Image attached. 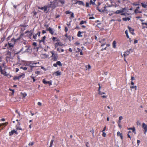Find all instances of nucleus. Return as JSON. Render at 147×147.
<instances>
[{
	"label": "nucleus",
	"mask_w": 147,
	"mask_h": 147,
	"mask_svg": "<svg viewBox=\"0 0 147 147\" xmlns=\"http://www.w3.org/2000/svg\"><path fill=\"white\" fill-rule=\"evenodd\" d=\"M49 5V7H51L53 9H54L57 6L60 5L62 6V5H59V2L57 0H54L53 2H51V4Z\"/></svg>",
	"instance_id": "1"
},
{
	"label": "nucleus",
	"mask_w": 147,
	"mask_h": 147,
	"mask_svg": "<svg viewBox=\"0 0 147 147\" xmlns=\"http://www.w3.org/2000/svg\"><path fill=\"white\" fill-rule=\"evenodd\" d=\"M39 64V62L32 61L30 62L29 65L31 69L32 70L33 67H38Z\"/></svg>",
	"instance_id": "2"
},
{
	"label": "nucleus",
	"mask_w": 147,
	"mask_h": 147,
	"mask_svg": "<svg viewBox=\"0 0 147 147\" xmlns=\"http://www.w3.org/2000/svg\"><path fill=\"white\" fill-rule=\"evenodd\" d=\"M50 52L52 54V55L51 57L52 60L53 61H57L58 58V54L56 53H55L53 51H51Z\"/></svg>",
	"instance_id": "3"
},
{
	"label": "nucleus",
	"mask_w": 147,
	"mask_h": 147,
	"mask_svg": "<svg viewBox=\"0 0 147 147\" xmlns=\"http://www.w3.org/2000/svg\"><path fill=\"white\" fill-rule=\"evenodd\" d=\"M106 5H105V6L103 7V9L102 8L101 9H99V8L98 7H96V9L99 12H105L106 13H108V11L106 9Z\"/></svg>",
	"instance_id": "4"
},
{
	"label": "nucleus",
	"mask_w": 147,
	"mask_h": 147,
	"mask_svg": "<svg viewBox=\"0 0 147 147\" xmlns=\"http://www.w3.org/2000/svg\"><path fill=\"white\" fill-rule=\"evenodd\" d=\"M23 35V34H21L20 35L19 37L17 39H15L14 38H12L11 40V42H13L12 43H13L14 44L15 42L18 40H19L22 37Z\"/></svg>",
	"instance_id": "5"
},
{
	"label": "nucleus",
	"mask_w": 147,
	"mask_h": 147,
	"mask_svg": "<svg viewBox=\"0 0 147 147\" xmlns=\"http://www.w3.org/2000/svg\"><path fill=\"white\" fill-rule=\"evenodd\" d=\"M48 7H48V6H45L43 7H39V6L38 7V9H40L41 10H43V11L44 12H46V13L47 12H46V11H47V9Z\"/></svg>",
	"instance_id": "6"
},
{
	"label": "nucleus",
	"mask_w": 147,
	"mask_h": 147,
	"mask_svg": "<svg viewBox=\"0 0 147 147\" xmlns=\"http://www.w3.org/2000/svg\"><path fill=\"white\" fill-rule=\"evenodd\" d=\"M47 31H48L52 35H54V30L53 28H52L51 27H49L48 28L46 29Z\"/></svg>",
	"instance_id": "7"
},
{
	"label": "nucleus",
	"mask_w": 147,
	"mask_h": 147,
	"mask_svg": "<svg viewBox=\"0 0 147 147\" xmlns=\"http://www.w3.org/2000/svg\"><path fill=\"white\" fill-rule=\"evenodd\" d=\"M78 4L79 5L84 6L85 4L84 3L81 1H76L75 3H73L72 4L75 5Z\"/></svg>",
	"instance_id": "8"
},
{
	"label": "nucleus",
	"mask_w": 147,
	"mask_h": 147,
	"mask_svg": "<svg viewBox=\"0 0 147 147\" xmlns=\"http://www.w3.org/2000/svg\"><path fill=\"white\" fill-rule=\"evenodd\" d=\"M46 38V37L45 36H44L42 38L41 40H38L39 43H41L42 42L43 44L44 45H45V40Z\"/></svg>",
	"instance_id": "9"
},
{
	"label": "nucleus",
	"mask_w": 147,
	"mask_h": 147,
	"mask_svg": "<svg viewBox=\"0 0 147 147\" xmlns=\"http://www.w3.org/2000/svg\"><path fill=\"white\" fill-rule=\"evenodd\" d=\"M23 76H24V74L22 73V74L17 76H15L13 78V79L14 80H19Z\"/></svg>",
	"instance_id": "10"
},
{
	"label": "nucleus",
	"mask_w": 147,
	"mask_h": 147,
	"mask_svg": "<svg viewBox=\"0 0 147 147\" xmlns=\"http://www.w3.org/2000/svg\"><path fill=\"white\" fill-rule=\"evenodd\" d=\"M42 82L43 84H49V86H51L52 84V81L50 80V81L47 82L45 79L43 80Z\"/></svg>",
	"instance_id": "11"
},
{
	"label": "nucleus",
	"mask_w": 147,
	"mask_h": 147,
	"mask_svg": "<svg viewBox=\"0 0 147 147\" xmlns=\"http://www.w3.org/2000/svg\"><path fill=\"white\" fill-rule=\"evenodd\" d=\"M0 70L1 74L5 76H7L8 74L4 70H3L1 66L0 65Z\"/></svg>",
	"instance_id": "12"
},
{
	"label": "nucleus",
	"mask_w": 147,
	"mask_h": 147,
	"mask_svg": "<svg viewBox=\"0 0 147 147\" xmlns=\"http://www.w3.org/2000/svg\"><path fill=\"white\" fill-rule=\"evenodd\" d=\"M14 133L16 135H17L18 134L17 131L12 130L11 131H10L9 132V136H11Z\"/></svg>",
	"instance_id": "13"
},
{
	"label": "nucleus",
	"mask_w": 147,
	"mask_h": 147,
	"mask_svg": "<svg viewBox=\"0 0 147 147\" xmlns=\"http://www.w3.org/2000/svg\"><path fill=\"white\" fill-rule=\"evenodd\" d=\"M57 65L59 66H62V64L61 63V62L59 61H57L56 62V63H54L53 64V66L55 67H57Z\"/></svg>",
	"instance_id": "14"
},
{
	"label": "nucleus",
	"mask_w": 147,
	"mask_h": 147,
	"mask_svg": "<svg viewBox=\"0 0 147 147\" xmlns=\"http://www.w3.org/2000/svg\"><path fill=\"white\" fill-rule=\"evenodd\" d=\"M98 85L99 86V87H98V94H99L100 95H102V94H105V92H101V91L100 90V88H101V87H100V84L99 83L98 84Z\"/></svg>",
	"instance_id": "15"
},
{
	"label": "nucleus",
	"mask_w": 147,
	"mask_h": 147,
	"mask_svg": "<svg viewBox=\"0 0 147 147\" xmlns=\"http://www.w3.org/2000/svg\"><path fill=\"white\" fill-rule=\"evenodd\" d=\"M40 32L38 31L36 34H34L33 36V38L34 39H36L37 38V36L38 35V36H40Z\"/></svg>",
	"instance_id": "16"
},
{
	"label": "nucleus",
	"mask_w": 147,
	"mask_h": 147,
	"mask_svg": "<svg viewBox=\"0 0 147 147\" xmlns=\"http://www.w3.org/2000/svg\"><path fill=\"white\" fill-rule=\"evenodd\" d=\"M8 46L7 47V49L13 48L14 46V44L11 42H8Z\"/></svg>",
	"instance_id": "17"
},
{
	"label": "nucleus",
	"mask_w": 147,
	"mask_h": 147,
	"mask_svg": "<svg viewBox=\"0 0 147 147\" xmlns=\"http://www.w3.org/2000/svg\"><path fill=\"white\" fill-rule=\"evenodd\" d=\"M62 45V44L60 42H57L55 44V47L56 48L58 46H61Z\"/></svg>",
	"instance_id": "18"
},
{
	"label": "nucleus",
	"mask_w": 147,
	"mask_h": 147,
	"mask_svg": "<svg viewBox=\"0 0 147 147\" xmlns=\"http://www.w3.org/2000/svg\"><path fill=\"white\" fill-rule=\"evenodd\" d=\"M83 33H86L85 32H81L80 31H79L78 32V34L77 36L78 37H81L83 36L81 35V34Z\"/></svg>",
	"instance_id": "19"
},
{
	"label": "nucleus",
	"mask_w": 147,
	"mask_h": 147,
	"mask_svg": "<svg viewBox=\"0 0 147 147\" xmlns=\"http://www.w3.org/2000/svg\"><path fill=\"white\" fill-rule=\"evenodd\" d=\"M130 51H129L127 50L126 51L124 52V53L123 54L124 57H125L128 56L130 54Z\"/></svg>",
	"instance_id": "20"
},
{
	"label": "nucleus",
	"mask_w": 147,
	"mask_h": 147,
	"mask_svg": "<svg viewBox=\"0 0 147 147\" xmlns=\"http://www.w3.org/2000/svg\"><path fill=\"white\" fill-rule=\"evenodd\" d=\"M142 128L144 130H147V125L146 124L144 123H143L142 124Z\"/></svg>",
	"instance_id": "21"
},
{
	"label": "nucleus",
	"mask_w": 147,
	"mask_h": 147,
	"mask_svg": "<svg viewBox=\"0 0 147 147\" xmlns=\"http://www.w3.org/2000/svg\"><path fill=\"white\" fill-rule=\"evenodd\" d=\"M117 135L118 136H120L121 140L123 139V136L122 135V134H121L119 131H118L117 132Z\"/></svg>",
	"instance_id": "22"
},
{
	"label": "nucleus",
	"mask_w": 147,
	"mask_h": 147,
	"mask_svg": "<svg viewBox=\"0 0 147 147\" xmlns=\"http://www.w3.org/2000/svg\"><path fill=\"white\" fill-rule=\"evenodd\" d=\"M54 74L56 76H59L61 75V72L58 71L55 72Z\"/></svg>",
	"instance_id": "23"
},
{
	"label": "nucleus",
	"mask_w": 147,
	"mask_h": 147,
	"mask_svg": "<svg viewBox=\"0 0 147 147\" xmlns=\"http://www.w3.org/2000/svg\"><path fill=\"white\" fill-rule=\"evenodd\" d=\"M117 42L115 40H114L112 43V46L114 48H116V47Z\"/></svg>",
	"instance_id": "24"
},
{
	"label": "nucleus",
	"mask_w": 147,
	"mask_h": 147,
	"mask_svg": "<svg viewBox=\"0 0 147 147\" xmlns=\"http://www.w3.org/2000/svg\"><path fill=\"white\" fill-rule=\"evenodd\" d=\"M128 28L129 30V31L132 34H133L134 32V29L129 26L128 27Z\"/></svg>",
	"instance_id": "25"
},
{
	"label": "nucleus",
	"mask_w": 147,
	"mask_h": 147,
	"mask_svg": "<svg viewBox=\"0 0 147 147\" xmlns=\"http://www.w3.org/2000/svg\"><path fill=\"white\" fill-rule=\"evenodd\" d=\"M121 1L123 4L125 5L129 2V0H121Z\"/></svg>",
	"instance_id": "26"
},
{
	"label": "nucleus",
	"mask_w": 147,
	"mask_h": 147,
	"mask_svg": "<svg viewBox=\"0 0 147 147\" xmlns=\"http://www.w3.org/2000/svg\"><path fill=\"white\" fill-rule=\"evenodd\" d=\"M123 11L122 10H117L115 12L113 13H114L119 14L120 13H122Z\"/></svg>",
	"instance_id": "27"
},
{
	"label": "nucleus",
	"mask_w": 147,
	"mask_h": 147,
	"mask_svg": "<svg viewBox=\"0 0 147 147\" xmlns=\"http://www.w3.org/2000/svg\"><path fill=\"white\" fill-rule=\"evenodd\" d=\"M23 48H22L21 49L20 51L15 53V54L16 55H18L19 53L22 54L23 52H21L23 51Z\"/></svg>",
	"instance_id": "28"
},
{
	"label": "nucleus",
	"mask_w": 147,
	"mask_h": 147,
	"mask_svg": "<svg viewBox=\"0 0 147 147\" xmlns=\"http://www.w3.org/2000/svg\"><path fill=\"white\" fill-rule=\"evenodd\" d=\"M16 129L17 130H22V129L19 126H18V125H16Z\"/></svg>",
	"instance_id": "29"
},
{
	"label": "nucleus",
	"mask_w": 147,
	"mask_h": 147,
	"mask_svg": "<svg viewBox=\"0 0 147 147\" xmlns=\"http://www.w3.org/2000/svg\"><path fill=\"white\" fill-rule=\"evenodd\" d=\"M130 88L131 89V90L132 89L134 88L135 90H136L137 89V87L136 86H130Z\"/></svg>",
	"instance_id": "30"
},
{
	"label": "nucleus",
	"mask_w": 147,
	"mask_h": 147,
	"mask_svg": "<svg viewBox=\"0 0 147 147\" xmlns=\"http://www.w3.org/2000/svg\"><path fill=\"white\" fill-rule=\"evenodd\" d=\"M58 2H59L62 5L65 3V0H59Z\"/></svg>",
	"instance_id": "31"
},
{
	"label": "nucleus",
	"mask_w": 147,
	"mask_h": 147,
	"mask_svg": "<svg viewBox=\"0 0 147 147\" xmlns=\"http://www.w3.org/2000/svg\"><path fill=\"white\" fill-rule=\"evenodd\" d=\"M128 129H131L132 130V132H134V133L136 134V129L135 127H134L133 128H129Z\"/></svg>",
	"instance_id": "32"
},
{
	"label": "nucleus",
	"mask_w": 147,
	"mask_h": 147,
	"mask_svg": "<svg viewBox=\"0 0 147 147\" xmlns=\"http://www.w3.org/2000/svg\"><path fill=\"white\" fill-rule=\"evenodd\" d=\"M51 39H52L53 42H55V41H59V40H57V38L54 36H52L51 37Z\"/></svg>",
	"instance_id": "33"
},
{
	"label": "nucleus",
	"mask_w": 147,
	"mask_h": 147,
	"mask_svg": "<svg viewBox=\"0 0 147 147\" xmlns=\"http://www.w3.org/2000/svg\"><path fill=\"white\" fill-rule=\"evenodd\" d=\"M57 51L59 52H63L64 51V50L62 49H59V48H57Z\"/></svg>",
	"instance_id": "34"
},
{
	"label": "nucleus",
	"mask_w": 147,
	"mask_h": 147,
	"mask_svg": "<svg viewBox=\"0 0 147 147\" xmlns=\"http://www.w3.org/2000/svg\"><path fill=\"white\" fill-rule=\"evenodd\" d=\"M130 19L128 17L124 18H123V20L125 21H127V20L129 21L130 20Z\"/></svg>",
	"instance_id": "35"
},
{
	"label": "nucleus",
	"mask_w": 147,
	"mask_h": 147,
	"mask_svg": "<svg viewBox=\"0 0 147 147\" xmlns=\"http://www.w3.org/2000/svg\"><path fill=\"white\" fill-rule=\"evenodd\" d=\"M142 6L145 8H147V2L145 4L141 3Z\"/></svg>",
	"instance_id": "36"
},
{
	"label": "nucleus",
	"mask_w": 147,
	"mask_h": 147,
	"mask_svg": "<svg viewBox=\"0 0 147 147\" xmlns=\"http://www.w3.org/2000/svg\"><path fill=\"white\" fill-rule=\"evenodd\" d=\"M8 124V122H6L4 123H1L0 124V127H1V126L5 125V126L7 125Z\"/></svg>",
	"instance_id": "37"
},
{
	"label": "nucleus",
	"mask_w": 147,
	"mask_h": 147,
	"mask_svg": "<svg viewBox=\"0 0 147 147\" xmlns=\"http://www.w3.org/2000/svg\"><path fill=\"white\" fill-rule=\"evenodd\" d=\"M86 21L82 20L80 22V23L79 24L80 25H81L84 24H86Z\"/></svg>",
	"instance_id": "38"
},
{
	"label": "nucleus",
	"mask_w": 147,
	"mask_h": 147,
	"mask_svg": "<svg viewBox=\"0 0 147 147\" xmlns=\"http://www.w3.org/2000/svg\"><path fill=\"white\" fill-rule=\"evenodd\" d=\"M42 57L45 58H47L49 57V55H47L46 54H42Z\"/></svg>",
	"instance_id": "39"
},
{
	"label": "nucleus",
	"mask_w": 147,
	"mask_h": 147,
	"mask_svg": "<svg viewBox=\"0 0 147 147\" xmlns=\"http://www.w3.org/2000/svg\"><path fill=\"white\" fill-rule=\"evenodd\" d=\"M90 132H91L92 133V135L93 137H94V130L93 128H92V129L90 131Z\"/></svg>",
	"instance_id": "40"
},
{
	"label": "nucleus",
	"mask_w": 147,
	"mask_h": 147,
	"mask_svg": "<svg viewBox=\"0 0 147 147\" xmlns=\"http://www.w3.org/2000/svg\"><path fill=\"white\" fill-rule=\"evenodd\" d=\"M5 36H4L3 38H2L1 39V40L0 41V43H2L3 42L5 39Z\"/></svg>",
	"instance_id": "41"
},
{
	"label": "nucleus",
	"mask_w": 147,
	"mask_h": 147,
	"mask_svg": "<svg viewBox=\"0 0 147 147\" xmlns=\"http://www.w3.org/2000/svg\"><path fill=\"white\" fill-rule=\"evenodd\" d=\"M33 74L30 77L33 80V82H35L36 81V80L35 79V77L33 76Z\"/></svg>",
	"instance_id": "42"
},
{
	"label": "nucleus",
	"mask_w": 147,
	"mask_h": 147,
	"mask_svg": "<svg viewBox=\"0 0 147 147\" xmlns=\"http://www.w3.org/2000/svg\"><path fill=\"white\" fill-rule=\"evenodd\" d=\"M125 33L126 34V36L127 38H129V36L128 35V32L127 30L125 31Z\"/></svg>",
	"instance_id": "43"
},
{
	"label": "nucleus",
	"mask_w": 147,
	"mask_h": 147,
	"mask_svg": "<svg viewBox=\"0 0 147 147\" xmlns=\"http://www.w3.org/2000/svg\"><path fill=\"white\" fill-rule=\"evenodd\" d=\"M10 58V56H7L6 57V61L8 62Z\"/></svg>",
	"instance_id": "44"
},
{
	"label": "nucleus",
	"mask_w": 147,
	"mask_h": 147,
	"mask_svg": "<svg viewBox=\"0 0 147 147\" xmlns=\"http://www.w3.org/2000/svg\"><path fill=\"white\" fill-rule=\"evenodd\" d=\"M34 144V142H31L29 143V144H28V145L29 146H32Z\"/></svg>",
	"instance_id": "45"
},
{
	"label": "nucleus",
	"mask_w": 147,
	"mask_h": 147,
	"mask_svg": "<svg viewBox=\"0 0 147 147\" xmlns=\"http://www.w3.org/2000/svg\"><path fill=\"white\" fill-rule=\"evenodd\" d=\"M20 68V69H23L24 70H26L27 69V68L26 67H21Z\"/></svg>",
	"instance_id": "46"
},
{
	"label": "nucleus",
	"mask_w": 147,
	"mask_h": 147,
	"mask_svg": "<svg viewBox=\"0 0 147 147\" xmlns=\"http://www.w3.org/2000/svg\"><path fill=\"white\" fill-rule=\"evenodd\" d=\"M90 4L91 5L92 4L94 5L95 4V3L93 2L92 0H90Z\"/></svg>",
	"instance_id": "47"
},
{
	"label": "nucleus",
	"mask_w": 147,
	"mask_h": 147,
	"mask_svg": "<svg viewBox=\"0 0 147 147\" xmlns=\"http://www.w3.org/2000/svg\"><path fill=\"white\" fill-rule=\"evenodd\" d=\"M134 12L135 13H141V12H139L138 9H136L134 11Z\"/></svg>",
	"instance_id": "48"
},
{
	"label": "nucleus",
	"mask_w": 147,
	"mask_h": 147,
	"mask_svg": "<svg viewBox=\"0 0 147 147\" xmlns=\"http://www.w3.org/2000/svg\"><path fill=\"white\" fill-rule=\"evenodd\" d=\"M54 142V140H51V141L50 142V145L51 146H52L53 144V143Z\"/></svg>",
	"instance_id": "49"
},
{
	"label": "nucleus",
	"mask_w": 147,
	"mask_h": 147,
	"mask_svg": "<svg viewBox=\"0 0 147 147\" xmlns=\"http://www.w3.org/2000/svg\"><path fill=\"white\" fill-rule=\"evenodd\" d=\"M142 25H145L146 26H145V28H147V23H145V22H143L142 23Z\"/></svg>",
	"instance_id": "50"
},
{
	"label": "nucleus",
	"mask_w": 147,
	"mask_h": 147,
	"mask_svg": "<svg viewBox=\"0 0 147 147\" xmlns=\"http://www.w3.org/2000/svg\"><path fill=\"white\" fill-rule=\"evenodd\" d=\"M102 132V136H103L104 137H105L106 136V133H105V132Z\"/></svg>",
	"instance_id": "51"
},
{
	"label": "nucleus",
	"mask_w": 147,
	"mask_h": 147,
	"mask_svg": "<svg viewBox=\"0 0 147 147\" xmlns=\"http://www.w3.org/2000/svg\"><path fill=\"white\" fill-rule=\"evenodd\" d=\"M72 13V12L71 11H66L65 12V13L66 14H69Z\"/></svg>",
	"instance_id": "52"
},
{
	"label": "nucleus",
	"mask_w": 147,
	"mask_h": 147,
	"mask_svg": "<svg viewBox=\"0 0 147 147\" xmlns=\"http://www.w3.org/2000/svg\"><path fill=\"white\" fill-rule=\"evenodd\" d=\"M71 18H74V13L72 12V13H71Z\"/></svg>",
	"instance_id": "53"
},
{
	"label": "nucleus",
	"mask_w": 147,
	"mask_h": 147,
	"mask_svg": "<svg viewBox=\"0 0 147 147\" xmlns=\"http://www.w3.org/2000/svg\"><path fill=\"white\" fill-rule=\"evenodd\" d=\"M33 46L34 47H36L37 46V43L36 42H34L32 44Z\"/></svg>",
	"instance_id": "54"
},
{
	"label": "nucleus",
	"mask_w": 147,
	"mask_h": 147,
	"mask_svg": "<svg viewBox=\"0 0 147 147\" xmlns=\"http://www.w3.org/2000/svg\"><path fill=\"white\" fill-rule=\"evenodd\" d=\"M68 30V28H67V27H65V32H67Z\"/></svg>",
	"instance_id": "55"
},
{
	"label": "nucleus",
	"mask_w": 147,
	"mask_h": 147,
	"mask_svg": "<svg viewBox=\"0 0 147 147\" xmlns=\"http://www.w3.org/2000/svg\"><path fill=\"white\" fill-rule=\"evenodd\" d=\"M33 15L34 16H35L36 15L37 13L36 11H33Z\"/></svg>",
	"instance_id": "56"
},
{
	"label": "nucleus",
	"mask_w": 147,
	"mask_h": 147,
	"mask_svg": "<svg viewBox=\"0 0 147 147\" xmlns=\"http://www.w3.org/2000/svg\"><path fill=\"white\" fill-rule=\"evenodd\" d=\"M22 95L23 97L24 98L26 96L27 94L26 93H24L22 94Z\"/></svg>",
	"instance_id": "57"
},
{
	"label": "nucleus",
	"mask_w": 147,
	"mask_h": 147,
	"mask_svg": "<svg viewBox=\"0 0 147 147\" xmlns=\"http://www.w3.org/2000/svg\"><path fill=\"white\" fill-rule=\"evenodd\" d=\"M44 26L47 29V28H48V27H49V25L48 24H44Z\"/></svg>",
	"instance_id": "58"
},
{
	"label": "nucleus",
	"mask_w": 147,
	"mask_h": 147,
	"mask_svg": "<svg viewBox=\"0 0 147 147\" xmlns=\"http://www.w3.org/2000/svg\"><path fill=\"white\" fill-rule=\"evenodd\" d=\"M31 32H32V30H30V31L27 30V31H26L25 32V34H26V33H28Z\"/></svg>",
	"instance_id": "59"
},
{
	"label": "nucleus",
	"mask_w": 147,
	"mask_h": 147,
	"mask_svg": "<svg viewBox=\"0 0 147 147\" xmlns=\"http://www.w3.org/2000/svg\"><path fill=\"white\" fill-rule=\"evenodd\" d=\"M86 7H88L89 6V3L88 2H86Z\"/></svg>",
	"instance_id": "60"
},
{
	"label": "nucleus",
	"mask_w": 147,
	"mask_h": 147,
	"mask_svg": "<svg viewBox=\"0 0 147 147\" xmlns=\"http://www.w3.org/2000/svg\"><path fill=\"white\" fill-rule=\"evenodd\" d=\"M37 104H38V105L40 106L41 105H42V104H41V103L40 102H38L37 103Z\"/></svg>",
	"instance_id": "61"
},
{
	"label": "nucleus",
	"mask_w": 147,
	"mask_h": 147,
	"mask_svg": "<svg viewBox=\"0 0 147 147\" xmlns=\"http://www.w3.org/2000/svg\"><path fill=\"white\" fill-rule=\"evenodd\" d=\"M131 80L132 81L134 80H135V78H134L133 77H131Z\"/></svg>",
	"instance_id": "62"
},
{
	"label": "nucleus",
	"mask_w": 147,
	"mask_h": 147,
	"mask_svg": "<svg viewBox=\"0 0 147 147\" xmlns=\"http://www.w3.org/2000/svg\"><path fill=\"white\" fill-rule=\"evenodd\" d=\"M7 55H9V56H10L11 53L10 52L8 51L7 52Z\"/></svg>",
	"instance_id": "63"
},
{
	"label": "nucleus",
	"mask_w": 147,
	"mask_h": 147,
	"mask_svg": "<svg viewBox=\"0 0 147 147\" xmlns=\"http://www.w3.org/2000/svg\"><path fill=\"white\" fill-rule=\"evenodd\" d=\"M138 43V40H137L135 39L134 42V43Z\"/></svg>",
	"instance_id": "64"
}]
</instances>
